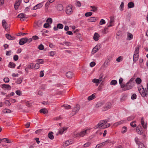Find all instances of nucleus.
<instances>
[{
	"mask_svg": "<svg viewBox=\"0 0 148 148\" xmlns=\"http://www.w3.org/2000/svg\"><path fill=\"white\" fill-rule=\"evenodd\" d=\"M107 123V121L105 120H102L101 121L99 122L95 127V129L99 127H102V128H106L109 127L110 126V124L109 123L105 125Z\"/></svg>",
	"mask_w": 148,
	"mask_h": 148,
	"instance_id": "1",
	"label": "nucleus"
},
{
	"mask_svg": "<svg viewBox=\"0 0 148 148\" xmlns=\"http://www.w3.org/2000/svg\"><path fill=\"white\" fill-rule=\"evenodd\" d=\"M134 79L133 78H131L126 84L127 90L132 88L134 86L135 83L134 81Z\"/></svg>",
	"mask_w": 148,
	"mask_h": 148,
	"instance_id": "2",
	"label": "nucleus"
},
{
	"mask_svg": "<svg viewBox=\"0 0 148 148\" xmlns=\"http://www.w3.org/2000/svg\"><path fill=\"white\" fill-rule=\"evenodd\" d=\"M140 87V88H138V90L141 95L143 97H147L148 95V91L146 90V89L145 88L144 90L142 86Z\"/></svg>",
	"mask_w": 148,
	"mask_h": 148,
	"instance_id": "3",
	"label": "nucleus"
},
{
	"mask_svg": "<svg viewBox=\"0 0 148 148\" xmlns=\"http://www.w3.org/2000/svg\"><path fill=\"white\" fill-rule=\"evenodd\" d=\"M102 79L103 75H100V77L99 79H92V82L96 84H99L102 80Z\"/></svg>",
	"mask_w": 148,
	"mask_h": 148,
	"instance_id": "4",
	"label": "nucleus"
},
{
	"mask_svg": "<svg viewBox=\"0 0 148 148\" xmlns=\"http://www.w3.org/2000/svg\"><path fill=\"white\" fill-rule=\"evenodd\" d=\"M80 108V106L79 105H77L74 107L73 110V114L74 115L77 113Z\"/></svg>",
	"mask_w": 148,
	"mask_h": 148,
	"instance_id": "5",
	"label": "nucleus"
},
{
	"mask_svg": "<svg viewBox=\"0 0 148 148\" xmlns=\"http://www.w3.org/2000/svg\"><path fill=\"white\" fill-rule=\"evenodd\" d=\"M66 12L67 14L69 15H70L72 14L73 12V11L71 6H68L66 7Z\"/></svg>",
	"mask_w": 148,
	"mask_h": 148,
	"instance_id": "6",
	"label": "nucleus"
},
{
	"mask_svg": "<svg viewBox=\"0 0 148 148\" xmlns=\"http://www.w3.org/2000/svg\"><path fill=\"white\" fill-rule=\"evenodd\" d=\"M1 87L5 90H9L11 88V86L8 84H3Z\"/></svg>",
	"mask_w": 148,
	"mask_h": 148,
	"instance_id": "7",
	"label": "nucleus"
},
{
	"mask_svg": "<svg viewBox=\"0 0 148 148\" xmlns=\"http://www.w3.org/2000/svg\"><path fill=\"white\" fill-rule=\"evenodd\" d=\"M136 132L138 134L141 135L143 132V130L141 126L140 125L138 126L136 128Z\"/></svg>",
	"mask_w": 148,
	"mask_h": 148,
	"instance_id": "8",
	"label": "nucleus"
},
{
	"mask_svg": "<svg viewBox=\"0 0 148 148\" xmlns=\"http://www.w3.org/2000/svg\"><path fill=\"white\" fill-rule=\"evenodd\" d=\"M42 21L39 20L35 23V24L34 25V27L37 28V27H40L42 26Z\"/></svg>",
	"mask_w": 148,
	"mask_h": 148,
	"instance_id": "9",
	"label": "nucleus"
},
{
	"mask_svg": "<svg viewBox=\"0 0 148 148\" xmlns=\"http://www.w3.org/2000/svg\"><path fill=\"white\" fill-rule=\"evenodd\" d=\"M64 26L61 23H58L57 24V27L55 26L53 27V29L54 31H57L58 29H62L63 28Z\"/></svg>",
	"mask_w": 148,
	"mask_h": 148,
	"instance_id": "10",
	"label": "nucleus"
},
{
	"mask_svg": "<svg viewBox=\"0 0 148 148\" xmlns=\"http://www.w3.org/2000/svg\"><path fill=\"white\" fill-rule=\"evenodd\" d=\"M109 143V141L107 140L105 142L102 143L100 144H97V145L95 148H99L102 146H103L104 145H106V144H107L108 143Z\"/></svg>",
	"mask_w": 148,
	"mask_h": 148,
	"instance_id": "11",
	"label": "nucleus"
},
{
	"mask_svg": "<svg viewBox=\"0 0 148 148\" xmlns=\"http://www.w3.org/2000/svg\"><path fill=\"white\" fill-rule=\"evenodd\" d=\"M2 25L3 27L5 29V30L7 29H8L7 27L8 24L5 20H3L2 21Z\"/></svg>",
	"mask_w": 148,
	"mask_h": 148,
	"instance_id": "12",
	"label": "nucleus"
},
{
	"mask_svg": "<svg viewBox=\"0 0 148 148\" xmlns=\"http://www.w3.org/2000/svg\"><path fill=\"white\" fill-rule=\"evenodd\" d=\"M21 0H18V1H16L14 4V7L16 10L18 9L21 1Z\"/></svg>",
	"mask_w": 148,
	"mask_h": 148,
	"instance_id": "13",
	"label": "nucleus"
},
{
	"mask_svg": "<svg viewBox=\"0 0 148 148\" xmlns=\"http://www.w3.org/2000/svg\"><path fill=\"white\" fill-rule=\"evenodd\" d=\"M66 75L68 78H71L73 77V74L72 72L69 71L66 73Z\"/></svg>",
	"mask_w": 148,
	"mask_h": 148,
	"instance_id": "14",
	"label": "nucleus"
},
{
	"mask_svg": "<svg viewBox=\"0 0 148 148\" xmlns=\"http://www.w3.org/2000/svg\"><path fill=\"white\" fill-rule=\"evenodd\" d=\"M88 131V130L86 129L85 130L82 131L79 133V136L80 137H83L86 134L87 132Z\"/></svg>",
	"mask_w": 148,
	"mask_h": 148,
	"instance_id": "15",
	"label": "nucleus"
},
{
	"mask_svg": "<svg viewBox=\"0 0 148 148\" xmlns=\"http://www.w3.org/2000/svg\"><path fill=\"white\" fill-rule=\"evenodd\" d=\"M25 38H21L19 42V44L20 45H23L27 42Z\"/></svg>",
	"mask_w": 148,
	"mask_h": 148,
	"instance_id": "16",
	"label": "nucleus"
},
{
	"mask_svg": "<svg viewBox=\"0 0 148 148\" xmlns=\"http://www.w3.org/2000/svg\"><path fill=\"white\" fill-rule=\"evenodd\" d=\"M100 36L97 33H95L94 36H93V38L94 40L95 41H97L99 40V37Z\"/></svg>",
	"mask_w": 148,
	"mask_h": 148,
	"instance_id": "17",
	"label": "nucleus"
},
{
	"mask_svg": "<svg viewBox=\"0 0 148 148\" xmlns=\"http://www.w3.org/2000/svg\"><path fill=\"white\" fill-rule=\"evenodd\" d=\"M88 20V22H92L96 21H97V19L95 17H92L89 18Z\"/></svg>",
	"mask_w": 148,
	"mask_h": 148,
	"instance_id": "18",
	"label": "nucleus"
},
{
	"mask_svg": "<svg viewBox=\"0 0 148 148\" xmlns=\"http://www.w3.org/2000/svg\"><path fill=\"white\" fill-rule=\"evenodd\" d=\"M139 57L138 54H134L133 55V60L134 63H135L138 60Z\"/></svg>",
	"mask_w": 148,
	"mask_h": 148,
	"instance_id": "19",
	"label": "nucleus"
},
{
	"mask_svg": "<svg viewBox=\"0 0 148 148\" xmlns=\"http://www.w3.org/2000/svg\"><path fill=\"white\" fill-rule=\"evenodd\" d=\"M2 142L10 143H12L13 141L12 140H9L8 138H3L2 139Z\"/></svg>",
	"mask_w": 148,
	"mask_h": 148,
	"instance_id": "20",
	"label": "nucleus"
},
{
	"mask_svg": "<svg viewBox=\"0 0 148 148\" xmlns=\"http://www.w3.org/2000/svg\"><path fill=\"white\" fill-rule=\"evenodd\" d=\"M141 123L142 125L143 128L145 129L147 127V123L145 124V122L144 121L143 117H142L141 119Z\"/></svg>",
	"mask_w": 148,
	"mask_h": 148,
	"instance_id": "21",
	"label": "nucleus"
},
{
	"mask_svg": "<svg viewBox=\"0 0 148 148\" xmlns=\"http://www.w3.org/2000/svg\"><path fill=\"white\" fill-rule=\"evenodd\" d=\"M56 7L57 10L59 11H62L63 9V5L60 4L58 5Z\"/></svg>",
	"mask_w": 148,
	"mask_h": 148,
	"instance_id": "22",
	"label": "nucleus"
},
{
	"mask_svg": "<svg viewBox=\"0 0 148 148\" xmlns=\"http://www.w3.org/2000/svg\"><path fill=\"white\" fill-rule=\"evenodd\" d=\"M121 86V88H122V90L123 91H125L127 90L126 84H120Z\"/></svg>",
	"mask_w": 148,
	"mask_h": 148,
	"instance_id": "23",
	"label": "nucleus"
},
{
	"mask_svg": "<svg viewBox=\"0 0 148 148\" xmlns=\"http://www.w3.org/2000/svg\"><path fill=\"white\" fill-rule=\"evenodd\" d=\"M99 48H98V47L97 46H96V47H95L92 49V53H95L98 51V50L99 49Z\"/></svg>",
	"mask_w": 148,
	"mask_h": 148,
	"instance_id": "24",
	"label": "nucleus"
},
{
	"mask_svg": "<svg viewBox=\"0 0 148 148\" xmlns=\"http://www.w3.org/2000/svg\"><path fill=\"white\" fill-rule=\"evenodd\" d=\"M95 94L94 93L92 94L91 95L89 96L88 97V99L89 101H90L94 99L95 98Z\"/></svg>",
	"mask_w": 148,
	"mask_h": 148,
	"instance_id": "25",
	"label": "nucleus"
},
{
	"mask_svg": "<svg viewBox=\"0 0 148 148\" xmlns=\"http://www.w3.org/2000/svg\"><path fill=\"white\" fill-rule=\"evenodd\" d=\"M136 143L138 145V148H146L143 143L140 142H136Z\"/></svg>",
	"mask_w": 148,
	"mask_h": 148,
	"instance_id": "26",
	"label": "nucleus"
},
{
	"mask_svg": "<svg viewBox=\"0 0 148 148\" xmlns=\"http://www.w3.org/2000/svg\"><path fill=\"white\" fill-rule=\"evenodd\" d=\"M53 133L51 132H50L48 135V137L51 140H52L54 138V136L53 135Z\"/></svg>",
	"mask_w": 148,
	"mask_h": 148,
	"instance_id": "27",
	"label": "nucleus"
},
{
	"mask_svg": "<svg viewBox=\"0 0 148 148\" xmlns=\"http://www.w3.org/2000/svg\"><path fill=\"white\" fill-rule=\"evenodd\" d=\"M48 112V110L45 108H42L40 110V113H42L44 114L47 113Z\"/></svg>",
	"mask_w": 148,
	"mask_h": 148,
	"instance_id": "28",
	"label": "nucleus"
},
{
	"mask_svg": "<svg viewBox=\"0 0 148 148\" xmlns=\"http://www.w3.org/2000/svg\"><path fill=\"white\" fill-rule=\"evenodd\" d=\"M127 6L129 8H133L134 7V3L132 2H131L128 3Z\"/></svg>",
	"mask_w": 148,
	"mask_h": 148,
	"instance_id": "29",
	"label": "nucleus"
},
{
	"mask_svg": "<svg viewBox=\"0 0 148 148\" xmlns=\"http://www.w3.org/2000/svg\"><path fill=\"white\" fill-rule=\"evenodd\" d=\"M110 62V60L109 59H107L104 63V66L106 67H107L108 65V64Z\"/></svg>",
	"mask_w": 148,
	"mask_h": 148,
	"instance_id": "30",
	"label": "nucleus"
},
{
	"mask_svg": "<svg viewBox=\"0 0 148 148\" xmlns=\"http://www.w3.org/2000/svg\"><path fill=\"white\" fill-rule=\"evenodd\" d=\"M67 129V127H63L62 129H60L59 130V133L60 134H62L64 131L66 130Z\"/></svg>",
	"mask_w": 148,
	"mask_h": 148,
	"instance_id": "31",
	"label": "nucleus"
},
{
	"mask_svg": "<svg viewBox=\"0 0 148 148\" xmlns=\"http://www.w3.org/2000/svg\"><path fill=\"white\" fill-rule=\"evenodd\" d=\"M16 66L15 64L12 62H10L8 66L11 68H14Z\"/></svg>",
	"mask_w": 148,
	"mask_h": 148,
	"instance_id": "32",
	"label": "nucleus"
},
{
	"mask_svg": "<svg viewBox=\"0 0 148 148\" xmlns=\"http://www.w3.org/2000/svg\"><path fill=\"white\" fill-rule=\"evenodd\" d=\"M90 7L92 8V10H90L91 11L95 12L97 10L98 7L96 6H91Z\"/></svg>",
	"mask_w": 148,
	"mask_h": 148,
	"instance_id": "33",
	"label": "nucleus"
},
{
	"mask_svg": "<svg viewBox=\"0 0 148 148\" xmlns=\"http://www.w3.org/2000/svg\"><path fill=\"white\" fill-rule=\"evenodd\" d=\"M135 81L137 84H139L141 82V79L140 78L137 77Z\"/></svg>",
	"mask_w": 148,
	"mask_h": 148,
	"instance_id": "34",
	"label": "nucleus"
},
{
	"mask_svg": "<svg viewBox=\"0 0 148 148\" xmlns=\"http://www.w3.org/2000/svg\"><path fill=\"white\" fill-rule=\"evenodd\" d=\"M127 130V128L126 127L124 126L122 127L121 132L123 134L126 132Z\"/></svg>",
	"mask_w": 148,
	"mask_h": 148,
	"instance_id": "35",
	"label": "nucleus"
},
{
	"mask_svg": "<svg viewBox=\"0 0 148 148\" xmlns=\"http://www.w3.org/2000/svg\"><path fill=\"white\" fill-rule=\"evenodd\" d=\"M133 38V36L131 33H129L127 34V38L129 40L132 39Z\"/></svg>",
	"mask_w": 148,
	"mask_h": 148,
	"instance_id": "36",
	"label": "nucleus"
},
{
	"mask_svg": "<svg viewBox=\"0 0 148 148\" xmlns=\"http://www.w3.org/2000/svg\"><path fill=\"white\" fill-rule=\"evenodd\" d=\"M117 83V82L116 80H112L110 82V84L111 85H115Z\"/></svg>",
	"mask_w": 148,
	"mask_h": 148,
	"instance_id": "37",
	"label": "nucleus"
},
{
	"mask_svg": "<svg viewBox=\"0 0 148 148\" xmlns=\"http://www.w3.org/2000/svg\"><path fill=\"white\" fill-rule=\"evenodd\" d=\"M136 122V121L132 122L130 124V125L133 127H136V125L135 124Z\"/></svg>",
	"mask_w": 148,
	"mask_h": 148,
	"instance_id": "38",
	"label": "nucleus"
},
{
	"mask_svg": "<svg viewBox=\"0 0 148 148\" xmlns=\"http://www.w3.org/2000/svg\"><path fill=\"white\" fill-rule=\"evenodd\" d=\"M3 112L5 113H10L11 112V110L9 109H5L3 110Z\"/></svg>",
	"mask_w": 148,
	"mask_h": 148,
	"instance_id": "39",
	"label": "nucleus"
},
{
	"mask_svg": "<svg viewBox=\"0 0 148 148\" xmlns=\"http://www.w3.org/2000/svg\"><path fill=\"white\" fill-rule=\"evenodd\" d=\"M25 14H23L21 13V14H19V15H18L17 16V18H25Z\"/></svg>",
	"mask_w": 148,
	"mask_h": 148,
	"instance_id": "40",
	"label": "nucleus"
},
{
	"mask_svg": "<svg viewBox=\"0 0 148 148\" xmlns=\"http://www.w3.org/2000/svg\"><path fill=\"white\" fill-rule=\"evenodd\" d=\"M139 53V47H136L134 51V53L136 54H138Z\"/></svg>",
	"mask_w": 148,
	"mask_h": 148,
	"instance_id": "41",
	"label": "nucleus"
},
{
	"mask_svg": "<svg viewBox=\"0 0 148 148\" xmlns=\"http://www.w3.org/2000/svg\"><path fill=\"white\" fill-rule=\"evenodd\" d=\"M73 136L74 138L79 137L80 136L79 135V133L78 134L76 132H74Z\"/></svg>",
	"mask_w": 148,
	"mask_h": 148,
	"instance_id": "42",
	"label": "nucleus"
},
{
	"mask_svg": "<svg viewBox=\"0 0 148 148\" xmlns=\"http://www.w3.org/2000/svg\"><path fill=\"white\" fill-rule=\"evenodd\" d=\"M108 27H106L102 31V33L104 34H106L108 32Z\"/></svg>",
	"mask_w": 148,
	"mask_h": 148,
	"instance_id": "43",
	"label": "nucleus"
},
{
	"mask_svg": "<svg viewBox=\"0 0 148 148\" xmlns=\"http://www.w3.org/2000/svg\"><path fill=\"white\" fill-rule=\"evenodd\" d=\"M71 143V141H69V140H67L66 141L65 143V146H67Z\"/></svg>",
	"mask_w": 148,
	"mask_h": 148,
	"instance_id": "44",
	"label": "nucleus"
},
{
	"mask_svg": "<svg viewBox=\"0 0 148 148\" xmlns=\"http://www.w3.org/2000/svg\"><path fill=\"white\" fill-rule=\"evenodd\" d=\"M62 107H64L65 109H69L71 108V106L69 105H63Z\"/></svg>",
	"mask_w": 148,
	"mask_h": 148,
	"instance_id": "45",
	"label": "nucleus"
},
{
	"mask_svg": "<svg viewBox=\"0 0 148 148\" xmlns=\"http://www.w3.org/2000/svg\"><path fill=\"white\" fill-rule=\"evenodd\" d=\"M46 21L48 23H49L50 24H51L52 23V19L51 18H49L47 19Z\"/></svg>",
	"mask_w": 148,
	"mask_h": 148,
	"instance_id": "46",
	"label": "nucleus"
},
{
	"mask_svg": "<svg viewBox=\"0 0 148 148\" xmlns=\"http://www.w3.org/2000/svg\"><path fill=\"white\" fill-rule=\"evenodd\" d=\"M36 62L39 63V64H42L44 63V61L42 59H38L36 60Z\"/></svg>",
	"mask_w": 148,
	"mask_h": 148,
	"instance_id": "47",
	"label": "nucleus"
},
{
	"mask_svg": "<svg viewBox=\"0 0 148 148\" xmlns=\"http://www.w3.org/2000/svg\"><path fill=\"white\" fill-rule=\"evenodd\" d=\"M92 13L91 12H88L85 14V16L86 17L90 16L92 14Z\"/></svg>",
	"mask_w": 148,
	"mask_h": 148,
	"instance_id": "48",
	"label": "nucleus"
},
{
	"mask_svg": "<svg viewBox=\"0 0 148 148\" xmlns=\"http://www.w3.org/2000/svg\"><path fill=\"white\" fill-rule=\"evenodd\" d=\"M3 80L5 82L8 83L10 81V79L8 77H5L4 78Z\"/></svg>",
	"mask_w": 148,
	"mask_h": 148,
	"instance_id": "49",
	"label": "nucleus"
},
{
	"mask_svg": "<svg viewBox=\"0 0 148 148\" xmlns=\"http://www.w3.org/2000/svg\"><path fill=\"white\" fill-rule=\"evenodd\" d=\"M43 5V4L42 3H40L39 4H38L36 5V6H37L38 9L40 8H41Z\"/></svg>",
	"mask_w": 148,
	"mask_h": 148,
	"instance_id": "50",
	"label": "nucleus"
},
{
	"mask_svg": "<svg viewBox=\"0 0 148 148\" xmlns=\"http://www.w3.org/2000/svg\"><path fill=\"white\" fill-rule=\"evenodd\" d=\"M38 48L40 50H42L44 49V46L42 44H40L38 46Z\"/></svg>",
	"mask_w": 148,
	"mask_h": 148,
	"instance_id": "51",
	"label": "nucleus"
},
{
	"mask_svg": "<svg viewBox=\"0 0 148 148\" xmlns=\"http://www.w3.org/2000/svg\"><path fill=\"white\" fill-rule=\"evenodd\" d=\"M134 118V117L132 116H130L128 117L127 118V120L128 121H131Z\"/></svg>",
	"mask_w": 148,
	"mask_h": 148,
	"instance_id": "52",
	"label": "nucleus"
},
{
	"mask_svg": "<svg viewBox=\"0 0 148 148\" xmlns=\"http://www.w3.org/2000/svg\"><path fill=\"white\" fill-rule=\"evenodd\" d=\"M25 39H26V40L27 41V42L28 43H29L32 40V38L28 39L27 38L25 37Z\"/></svg>",
	"mask_w": 148,
	"mask_h": 148,
	"instance_id": "53",
	"label": "nucleus"
},
{
	"mask_svg": "<svg viewBox=\"0 0 148 148\" xmlns=\"http://www.w3.org/2000/svg\"><path fill=\"white\" fill-rule=\"evenodd\" d=\"M4 103L6 105L8 106H10L11 105V103L9 100H6L5 101Z\"/></svg>",
	"mask_w": 148,
	"mask_h": 148,
	"instance_id": "54",
	"label": "nucleus"
},
{
	"mask_svg": "<svg viewBox=\"0 0 148 148\" xmlns=\"http://www.w3.org/2000/svg\"><path fill=\"white\" fill-rule=\"evenodd\" d=\"M16 94L18 95L21 96V92L19 90H17L16 91Z\"/></svg>",
	"mask_w": 148,
	"mask_h": 148,
	"instance_id": "55",
	"label": "nucleus"
},
{
	"mask_svg": "<svg viewBox=\"0 0 148 148\" xmlns=\"http://www.w3.org/2000/svg\"><path fill=\"white\" fill-rule=\"evenodd\" d=\"M105 21L104 19H102L100 21L99 24L101 25L103 24H105Z\"/></svg>",
	"mask_w": 148,
	"mask_h": 148,
	"instance_id": "56",
	"label": "nucleus"
},
{
	"mask_svg": "<svg viewBox=\"0 0 148 148\" xmlns=\"http://www.w3.org/2000/svg\"><path fill=\"white\" fill-rule=\"evenodd\" d=\"M123 7H124V3L123 2H121V4L120 5V10L121 11H122L123 9Z\"/></svg>",
	"mask_w": 148,
	"mask_h": 148,
	"instance_id": "57",
	"label": "nucleus"
},
{
	"mask_svg": "<svg viewBox=\"0 0 148 148\" xmlns=\"http://www.w3.org/2000/svg\"><path fill=\"white\" fill-rule=\"evenodd\" d=\"M114 22V17L113 16H111L110 17V24H113Z\"/></svg>",
	"mask_w": 148,
	"mask_h": 148,
	"instance_id": "58",
	"label": "nucleus"
},
{
	"mask_svg": "<svg viewBox=\"0 0 148 148\" xmlns=\"http://www.w3.org/2000/svg\"><path fill=\"white\" fill-rule=\"evenodd\" d=\"M90 144H91V143H90V142H87V143H85L84 145V147H89L90 145Z\"/></svg>",
	"mask_w": 148,
	"mask_h": 148,
	"instance_id": "59",
	"label": "nucleus"
},
{
	"mask_svg": "<svg viewBox=\"0 0 148 148\" xmlns=\"http://www.w3.org/2000/svg\"><path fill=\"white\" fill-rule=\"evenodd\" d=\"M22 82V80L21 78H18L17 79V81H16V83L17 84H20Z\"/></svg>",
	"mask_w": 148,
	"mask_h": 148,
	"instance_id": "60",
	"label": "nucleus"
},
{
	"mask_svg": "<svg viewBox=\"0 0 148 148\" xmlns=\"http://www.w3.org/2000/svg\"><path fill=\"white\" fill-rule=\"evenodd\" d=\"M5 36L6 38L9 40H10L11 38V36L8 34H5Z\"/></svg>",
	"mask_w": 148,
	"mask_h": 148,
	"instance_id": "61",
	"label": "nucleus"
},
{
	"mask_svg": "<svg viewBox=\"0 0 148 148\" xmlns=\"http://www.w3.org/2000/svg\"><path fill=\"white\" fill-rule=\"evenodd\" d=\"M13 59L14 61H17L18 59V56L17 55H15L14 56Z\"/></svg>",
	"mask_w": 148,
	"mask_h": 148,
	"instance_id": "62",
	"label": "nucleus"
},
{
	"mask_svg": "<svg viewBox=\"0 0 148 148\" xmlns=\"http://www.w3.org/2000/svg\"><path fill=\"white\" fill-rule=\"evenodd\" d=\"M40 67V65L38 63L34 65V68L36 69H38Z\"/></svg>",
	"mask_w": 148,
	"mask_h": 148,
	"instance_id": "63",
	"label": "nucleus"
},
{
	"mask_svg": "<svg viewBox=\"0 0 148 148\" xmlns=\"http://www.w3.org/2000/svg\"><path fill=\"white\" fill-rule=\"evenodd\" d=\"M136 98V95L135 94H134L131 96V98L132 99H135Z\"/></svg>",
	"mask_w": 148,
	"mask_h": 148,
	"instance_id": "64",
	"label": "nucleus"
}]
</instances>
